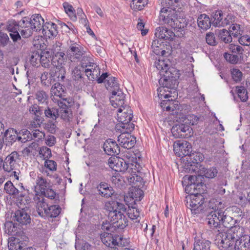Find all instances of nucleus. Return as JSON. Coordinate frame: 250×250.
<instances>
[{
	"label": "nucleus",
	"mask_w": 250,
	"mask_h": 250,
	"mask_svg": "<svg viewBox=\"0 0 250 250\" xmlns=\"http://www.w3.org/2000/svg\"><path fill=\"white\" fill-rule=\"evenodd\" d=\"M105 208L109 211L108 216L113 227L124 229L127 225V219L124 214L126 211L124 204L118 201L111 200L105 204Z\"/></svg>",
	"instance_id": "nucleus-1"
},
{
	"label": "nucleus",
	"mask_w": 250,
	"mask_h": 250,
	"mask_svg": "<svg viewBox=\"0 0 250 250\" xmlns=\"http://www.w3.org/2000/svg\"><path fill=\"white\" fill-rule=\"evenodd\" d=\"M44 20L39 14L33 15L30 18L25 17L21 21L20 26L21 36L24 38L30 37L33 31L42 30L43 27Z\"/></svg>",
	"instance_id": "nucleus-2"
},
{
	"label": "nucleus",
	"mask_w": 250,
	"mask_h": 250,
	"mask_svg": "<svg viewBox=\"0 0 250 250\" xmlns=\"http://www.w3.org/2000/svg\"><path fill=\"white\" fill-rule=\"evenodd\" d=\"M199 118L195 115H188L187 119H185L183 123L175 124L171 128V132L175 138H189L192 136V128L188 125V122L192 125L197 123Z\"/></svg>",
	"instance_id": "nucleus-3"
},
{
	"label": "nucleus",
	"mask_w": 250,
	"mask_h": 250,
	"mask_svg": "<svg viewBox=\"0 0 250 250\" xmlns=\"http://www.w3.org/2000/svg\"><path fill=\"white\" fill-rule=\"evenodd\" d=\"M204 159L203 155L200 152L189 153L182 159V167L185 171L189 173H196L200 166V162Z\"/></svg>",
	"instance_id": "nucleus-4"
},
{
	"label": "nucleus",
	"mask_w": 250,
	"mask_h": 250,
	"mask_svg": "<svg viewBox=\"0 0 250 250\" xmlns=\"http://www.w3.org/2000/svg\"><path fill=\"white\" fill-rule=\"evenodd\" d=\"M133 118V112L130 107L126 105L118 109L117 119L121 123L120 126L128 132H131L134 128V125L131 123Z\"/></svg>",
	"instance_id": "nucleus-5"
},
{
	"label": "nucleus",
	"mask_w": 250,
	"mask_h": 250,
	"mask_svg": "<svg viewBox=\"0 0 250 250\" xmlns=\"http://www.w3.org/2000/svg\"><path fill=\"white\" fill-rule=\"evenodd\" d=\"M102 242L109 248L108 250H118V247H123L127 244L126 239L119 235H114L112 233L104 232L101 234Z\"/></svg>",
	"instance_id": "nucleus-6"
},
{
	"label": "nucleus",
	"mask_w": 250,
	"mask_h": 250,
	"mask_svg": "<svg viewBox=\"0 0 250 250\" xmlns=\"http://www.w3.org/2000/svg\"><path fill=\"white\" fill-rule=\"evenodd\" d=\"M205 214L207 215L208 224L210 227L215 228L221 224L226 227H230V226H228L227 224H229L231 217L225 215L224 212L221 209L208 211Z\"/></svg>",
	"instance_id": "nucleus-7"
},
{
	"label": "nucleus",
	"mask_w": 250,
	"mask_h": 250,
	"mask_svg": "<svg viewBox=\"0 0 250 250\" xmlns=\"http://www.w3.org/2000/svg\"><path fill=\"white\" fill-rule=\"evenodd\" d=\"M186 206L193 214H199L203 211L204 197L202 193L192 192L187 197Z\"/></svg>",
	"instance_id": "nucleus-8"
},
{
	"label": "nucleus",
	"mask_w": 250,
	"mask_h": 250,
	"mask_svg": "<svg viewBox=\"0 0 250 250\" xmlns=\"http://www.w3.org/2000/svg\"><path fill=\"white\" fill-rule=\"evenodd\" d=\"M162 77L159 79L160 85L164 87L174 89L178 84L177 80L179 78L178 71L174 68L171 67L166 73H161Z\"/></svg>",
	"instance_id": "nucleus-9"
},
{
	"label": "nucleus",
	"mask_w": 250,
	"mask_h": 250,
	"mask_svg": "<svg viewBox=\"0 0 250 250\" xmlns=\"http://www.w3.org/2000/svg\"><path fill=\"white\" fill-rule=\"evenodd\" d=\"M67 45L66 56L68 60L72 62H79L85 52L84 48L80 44L71 40L67 42Z\"/></svg>",
	"instance_id": "nucleus-10"
},
{
	"label": "nucleus",
	"mask_w": 250,
	"mask_h": 250,
	"mask_svg": "<svg viewBox=\"0 0 250 250\" xmlns=\"http://www.w3.org/2000/svg\"><path fill=\"white\" fill-rule=\"evenodd\" d=\"M184 181L187 183L185 190L189 193L198 192L202 193V189L205 187V184L202 182V179L199 178L198 175L195 174L191 176L186 175L183 177Z\"/></svg>",
	"instance_id": "nucleus-11"
},
{
	"label": "nucleus",
	"mask_w": 250,
	"mask_h": 250,
	"mask_svg": "<svg viewBox=\"0 0 250 250\" xmlns=\"http://www.w3.org/2000/svg\"><path fill=\"white\" fill-rule=\"evenodd\" d=\"M84 73L89 81L96 80L98 83H103L108 76L107 72L103 73L100 75V68L97 64L85 69Z\"/></svg>",
	"instance_id": "nucleus-12"
},
{
	"label": "nucleus",
	"mask_w": 250,
	"mask_h": 250,
	"mask_svg": "<svg viewBox=\"0 0 250 250\" xmlns=\"http://www.w3.org/2000/svg\"><path fill=\"white\" fill-rule=\"evenodd\" d=\"M173 150L177 156L183 159L191 152V145L187 141H178L174 144Z\"/></svg>",
	"instance_id": "nucleus-13"
},
{
	"label": "nucleus",
	"mask_w": 250,
	"mask_h": 250,
	"mask_svg": "<svg viewBox=\"0 0 250 250\" xmlns=\"http://www.w3.org/2000/svg\"><path fill=\"white\" fill-rule=\"evenodd\" d=\"M217 242L218 248L220 250H232L235 240L233 239V236L229 235L227 232H223L220 233Z\"/></svg>",
	"instance_id": "nucleus-14"
},
{
	"label": "nucleus",
	"mask_w": 250,
	"mask_h": 250,
	"mask_svg": "<svg viewBox=\"0 0 250 250\" xmlns=\"http://www.w3.org/2000/svg\"><path fill=\"white\" fill-rule=\"evenodd\" d=\"M177 14L175 10L171 7H163L160 13L159 20L162 23L167 24L171 26L176 19Z\"/></svg>",
	"instance_id": "nucleus-15"
},
{
	"label": "nucleus",
	"mask_w": 250,
	"mask_h": 250,
	"mask_svg": "<svg viewBox=\"0 0 250 250\" xmlns=\"http://www.w3.org/2000/svg\"><path fill=\"white\" fill-rule=\"evenodd\" d=\"M124 132L118 137V141L119 144L124 148L129 149L132 148L136 143V138L130 135V132L126 129L123 130Z\"/></svg>",
	"instance_id": "nucleus-16"
},
{
	"label": "nucleus",
	"mask_w": 250,
	"mask_h": 250,
	"mask_svg": "<svg viewBox=\"0 0 250 250\" xmlns=\"http://www.w3.org/2000/svg\"><path fill=\"white\" fill-rule=\"evenodd\" d=\"M19 159V155L16 151H13L8 155L3 163V168L4 171L10 172L17 166Z\"/></svg>",
	"instance_id": "nucleus-17"
},
{
	"label": "nucleus",
	"mask_w": 250,
	"mask_h": 250,
	"mask_svg": "<svg viewBox=\"0 0 250 250\" xmlns=\"http://www.w3.org/2000/svg\"><path fill=\"white\" fill-rule=\"evenodd\" d=\"M33 199L39 215L42 217H45L48 205L43 196L36 193Z\"/></svg>",
	"instance_id": "nucleus-18"
},
{
	"label": "nucleus",
	"mask_w": 250,
	"mask_h": 250,
	"mask_svg": "<svg viewBox=\"0 0 250 250\" xmlns=\"http://www.w3.org/2000/svg\"><path fill=\"white\" fill-rule=\"evenodd\" d=\"M20 24L21 21L19 24L14 20H11L7 22V29L9 32L10 36L14 42L21 39V37L18 32V30L21 31L22 29Z\"/></svg>",
	"instance_id": "nucleus-19"
},
{
	"label": "nucleus",
	"mask_w": 250,
	"mask_h": 250,
	"mask_svg": "<svg viewBox=\"0 0 250 250\" xmlns=\"http://www.w3.org/2000/svg\"><path fill=\"white\" fill-rule=\"evenodd\" d=\"M111 94L110 101L113 107L120 108L125 106V95L121 89Z\"/></svg>",
	"instance_id": "nucleus-20"
},
{
	"label": "nucleus",
	"mask_w": 250,
	"mask_h": 250,
	"mask_svg": "<svg viewBox=\"0 0 250 250\" xmlns=\"http://www.w3.org/2000/svg\"><path fill=\"white\" fill-rule=\"evenodd\" d=\"M54 103L59 106V116L65 121L68 122L72 118V114L71 109L68 107L65 102L63 101H54Z\"/></svg>",
	"instance_id": "nucleus-21"
},
{
	"label": "nucleus",
	"mask_w": 250,
	"mask_h": 250,
	"mask_svg": "<svg viewBox=\"0 0 250 250\" xmlns=\"http://www.w3.org/2000/svg\"><path fill=\"white\" fill-rule=\"evenodd\" d=\"M13 219L15 221H17L19 225H27L31 222V218L26 210L22 208L16 211Z\"/></svg>",
	"instance_id": "nucleus-22"
},
{
	"label": "nucleus",
	"mask_w": 250,
	"mask_h": 250,
	"mask_svg": "<svg viewBox=\"0 0 250 250\" xmlns=\"http://www.w3.org/2000/svg\"><path fill=\"white\" fill-rule=\"evenodd\" d=\"M35 186V191L36 193L40 192L41 193L44 192L45 190H47L49 188H52V185L50 181L46 179L41 175H38Z\"/></svg>",
	"instance_id": "nucleus-23"
},
{
	"label": "nucleus",
	"mask_w": 250,
	"mask_h": 250,
	"mask_svg": "<svg viewBox=\"0 0 250 250\" xmlns=\"http://www.w3.org/2000/svg\"><path fill=\"white\" fill-rule=\"evenodd\" d=\"M51 94L52 100L54 101H63L66 102L64 99H61L64 94V90L62 85L60 83H55L51 88Z\"/></svg>",
	"instance_id": "nucleus-24"
},
{
	"label": "nucleus",
	"mask_w": 250,
	"mask_h": 250,
	"mask_svg": "<svg viewBox=\"0 0 250 250\" xmlns=\"http://www.w3.org/2000/svg\"><path fill=\"white\" fill-rule=\"evenodd\" d=\"M103 148L105 152L109 155L118 154L120 151L119 146L116 142L110 139L107 140L104 143Z\"/></svg>",
	"instance_id": "nucleus-25"
},
{
	"label": "nucleus",
	"mask_w": 250,
	"mask_h": 250,
	"mask_svg": "<svg viewBox=\"0 0 250 250\" xmlns=\"http://www.w3.org/2000/svg\"><path fill=\"white\" fill-rule=\"evenodd\" d=\"M217 173L218 171L215 167H210L207 169L204 166H200L199 169L195 173L198 174L199 178L201 179L203 178V176L212 178L216 176Z\"/></svg>",
	"instance_id": "nucleus-26"
},
{
	"label": "nucleus",
	"mask_w": 250,
	"mask_h": 250,
	"mask_svg": "<svg viewBox=\"0 0 250 250\" xmlns=\"http://www.w3.org/2000/svg\"><path fill=\"white\" fill-rule=\"evenodd\" d=\"M232 250H250V236L241 237L235 241Z\"/></svg>",
	"instance_id": "nucleus-27"
},
{
	"label": "nucleus",
	"mask_w": 250,
	"mask_h": 250,
	"mask_svg": "<svg viewBox=\"0 0 250 250\" xmlns=\"http://www.w3.org/2000/svg\"><path fill=\"white\" fill-rule=\"evenodd\" d=\"M155 35L157 38L159 39L170 40L172 39L174 36V33L170 30L167 29L166 27L161 26L156 29Z\"/></svg>",
	"instance_id": "nucleus-28"
},
{
	"label": "nucleus",
	"mask_w": 250,
	"mask_h": 250,
	"mask_svg": "<svg viewBox=\"0 0 250 250\" xmlns=\"http://www.w3.org/2000/svg\"><path fill=\"white\" fill-rule=\"evenodd\" d=\"M42 33L44 36L51 38L57 35V25L53 23L46 22L42 29Z\"/></svg>",
	"instance_id": "nucleus-29"
},
{
	"label": "nucleus",
	"mask_w": 250,
	"mask_h": 250,
	"mask_svg": "<svg viewBox=\"0 0 250 250\" xmlns=\"http://www.w3.org/2000/svg\"><path fill=\"white\" fill-rule=\"evenodd\" d=\"M121 166L123 167V170H119V172L128 173H136L140 172V170L142 169V167L139 164L137 163L128 164L125 160L123 162Z\"/></svg>",
	"instance_id": "nucleus-30"
},
{
	"label": "nucleus",
	"mask_w": 250,
	"mask_h": 250,
	"mask_svg": "<svg viewBox=\"0 0 250 250\" xmlns=\"http://www.w3.org/2000/svg\"><path fill=\"white\" fill-rule=\"evenodd\" d=\"M161 107L164 110L167 111H175V113H178L177 110H179V105H178V102L171 100H163L161 102Z\"/></svg>",
	"instance_id": "nucleus-31"
},
{
	"label": "nucleus",
	"mask_w": 250,
	"mask_h": 250,
	"mask_svg": "<svg viewBox=\"0 0 250 250\" xmlns=\"http://www.w3.org/2000/svg\"><path fill=\"white\" fill-rule=\"evenodd\" d=\"M4 190L5 192L13 197H17L19 194L21 197L24 196V194L22 193V191L19 190L15 187L13 183L10 181H7L4 184Z\"/></svg>",
	"instance_id": "nucleus-32"
},
{
	"label": "nucleus",
	"mask_w": 250,
	"mask_h": 250,
	"mask_svg": "<svg viewBox=\"0 0 250 250\" xmlns=\"http://www.w3.org/2000/svg\"><path fill=\"white\" fill-rule=\"evenodd\" d=\"M106 78L107 79L105 86L107 90L112 93L121 89L116 78L112 76L109 77L108 75Z\"/></svg>",
	"instance_id": "nucleus-33"
},
{
	"label": "nucleus",
	"mask_w": 250,
	"mask_h": 250,
	"mask_svg": "<svg viewBox=\"0 0 250 250\" xmlns=\"http://www.w3.org/2000/svg\"><path fill=\"white\" fill-rule=\"evenodd\" d=\"M19 137V133L13 128H9L4 133V138L7 145H12L17 140H18Z\"/></svg>",
	"instance_id": "nucleus-34"
},
{
	"label": "nucleus",
	"mask_w": 250,
	"mask_h": 250,
	"mask_svg": "<svg viewBox=\"0 0 250 250\" xmlns=\"http://www.w3.org/2000/svg\"><path fill=\"white\" fill-rule=\"evenodd\" d=\"M97 190L98 194L105 198L111 197L113 192L111 188H109L107 184L101 183L97 187Z\"/></svg>",
	"instance_id": "nucleus-35"
},
{
	"label": "nucleus",
	"mask_w": 250,
	"mask_h": 250,
	"mask_svg": "<svg viewBox=\"0 0 250 250\" xmlns=\"http://www.w3.org/2000/svg\"><path fill=\"white\" fill-rule=\"evenodd\" d=\"M198 26L203 30H207L211 24V20L209 17L206 14L200 15L197 20Z\"/></svg>",
	"instance_id": "nucleus-36"
},
{
	"label": "nucleus",
	"mask_w": 250,
	"mask_h": 250,
	"mask_svg": "<svg viewBox=\"0 0 250 250\" xmlns=\"http://www.w3.org/2000/svg\"><path fill=\"white\" fill-rule=\"evenodd\" d=\"M40 63L45 68H48L51 64L52 59V55L48 51H42L40 53Z\"/></svg>",
	"instance_id": "nucleus-37"
},
{
	"label": "nucleus",
	"mask_w": 250,
	"mask_h": 250,
	"mask_svg": "<svg viewBox=\"0 0 250 250\" xmlns=\"http://www.w3.org/2000/svg\"><path fill=\"white\" fill-rule=\"evenodd\" d=\"M140 172H137L136 173H129L130 175L128 176V180L130 183H132L136 186L140 187L142 184L143 178L142 177V172L141 170Z\"/></svg>",
	"instance_id": "nucleus-38"
},
{
	"label": "nucleus",
	"mask_w": 250,
	"mask_h": 250,
	"mask_svg": "<svg viewBox=\"0 0 250 250\" xmlns=\"http://www.w3.org/2000/svg\"><path fill=\"white\" fill-rule=\"evenodd\" d=\"M155 65L156 68L159 70L161 76V73H166L171 68L169 67V62L168 60H158L155 62Z\"/></svg>",
	"instance_id": "nucleus-39"
},
{
	"label": "nucleus",
	"mask_w": 250,
	"mask_h": 250,
	"mask_svg": "<svg viewBox=\"0 0 250 250\" xmlns=\"http://www.w3.org/2000/svg\"><path fill=\"white\" fill-rule=\"evenodd\" d=\"M79 62H81L82 67L84 69L96 64L94 63L92 58L86 51L84 53V55H83Z\"/></svg>",
	"instance_id": "nucleus-40"
},
{
	"label": "nucleus",
	"mask_w": 250,
	"mask_h": 250,
	"mask_svg": "<svg viewBox=\"0 0 250 250\" xmlns=\"http://www.w3.org/2000/svg\"><path fill=\"white\" fill-rule=\"evenodd\" d=\"M243 231V228L239 226H234L231 227L229 229H228L226 232L229 235L233 236V239L235 241L239 239L240 236H241Z\"/></svg>",
	"instance_id": "nucleus-41"
},
{
	"label": "nucleus",
	"mask_w": 250,
	"mask_h": 250,
	"mask_svg": "<svg viewBox=\"0 0 250 250\" xmlns=\"http://www.w3.org/2000/svg\"><path fill=\"white\" fill-rule=\"evenodd\" d=\"M210 245L208 240H199L195 242L193 250H210Z\"/></svg>",
	"instance_id": "nucleus-42"
},
{
	"label": "nucleus",
	"mask_w": 250,
	"mask_h": 250,
	"mask_svg": "<svg viewBox=\"0 0 250 250\" xmlns=\"http://www.w3.org/2000/svg\"><path fill=\"white\" fill-rule=\"evenodd\" d=\"M213 18L214 20L212 24L214 26L221 27L222 26L223 22V13L221 10L216 11L213 14Z\"/></svg>",
	"instance_id": "nucleus-43"
},
{
	"label": "nucleus",
	"mask_w": 250,
	"mask_h": 250,
	"mask_svg": "<svg viewBox=\"0 0 250 250\" xmlns=\"http://www.w3.org/2000/svg\"><path fill=\"white\" fill-rule=\"evenodd\" d=\"M44 114L46 117L51 119L52 120H56L60 115L58 108L49 107H47L44 110Z\"/></svg>",
	"instance_id": "nucleus-44"
},
{
	"label": "nucleus",
	"mask_w": 250,
	"mask_h": 250,
	"mask_svg": "<svg viewBox=\"0 0 250 250\" xmlns=\"http://www.w3.org/2000/svg\"><path fill=\"white\" fill-rule=\"evenodd\" d=\"M188 26V22L185 19L179 18H178L177 16L174 22L172 23L171 27L174 29H182L187 27Z\"/></svg>",
	"instance_id": "nucleus-45"
},
{
	"label": "nucleus",
	"mask_w": 250,
	"mask_h": 250,
	"mask_svg": "<svg viewBox=\"0 0 250 250\" xmlns=\"http://www.w3.org/2000/svg\"><path fill=\"white\" fill-rule=\"evenodd\" d=\"M46 209V216L51 218H54L59 215L60 213L61 208L57 205H51L48 207Z\"/></svg>",
	"instance_id": "nucleus-46"
},
{
	"label": "nucleus",
	"mask_w": 250,
	"mask_h": 250,
	"mask_svg": "<svg viewBox=\"0 0 250 250\" xmlns=\"http://www.w3.org/2000/svg\"><path fill=\"white\" fill-rule=\"evenodd\" d=\"M216 32L218 33V37L225 43L230 42L232 41L230 33L227 30L224 29Z\"/></svg>",
	"instance_id": "nucleus-47"
},
{
	"label": "nucleus",
	"mask_w": 250,
	"mask_h": 250,
	"mask_svg": "<svg viewBox=\"0 0 250 250\" xmlns=\"http://www.w3.org/2000/svg\"><path fill=\"white\" fill-rule=\"evenodd\" d=\"M18 141L25 143L32 140L31 132L27 130H22L19 133Z\"/></svg>",
	"instance_id": "nucleus-48"
},
{
	"label": "nucleus",
	"mask_w": 250,
	"mask_h": 250,
	"mask_svg": "<svg viewBox=\"0 0 250 250\" xmlns=\"http://www.w3.org/2000/svg\"><path fill=\"white\" fill-rule=\"evenodd\" d=\"M147 0H132L130 7L134 10H141L147 4Z\"/></svg>",
	"instance_id": "nucleus-49"
},
{
	"label": "nucleus",
	"mask_w": 250,
	"mask_h": 250,
	"mask_svg": "<svg viewBox=\"0 0 250 250\" xmlns=\"http://www.w3.org/2000/svg\"><path fill=\"white\" fill-rule=\"evenodd\" d=\"M229 31L231 35L234 37H237L239 35H242L243 30L241 28L240 25L234 23L231 24L229 28Z\"/></svg>",
	"instance_id": "nucleus-50"
},
{
	"label": "nucleus",
	"mask_w": 250,
	"mask_h": 250,
	"mask_svg": "<svg viewBox=\"0 0 250 250\" xmlns=\"http://www.w3.org/2000/svg\"><path fill=\"white\" fill-rule=\"evenodd\" d=\"M63 6L65 12L71 19L73 21H76L77 20V16L74 13L75 10L73 6L66 2L63 3Z\"/></svg>",
	"instance_id": "nucleus-51"
},
{
	"label": "nucleus",
	"mask_w": 250,
	"mask_h": 250,
	"mask_svg": "<svg viewBox=\"0 0 250 250\" xmlns=\"http://www.w3.org/2000/svg\"><path fill=\"white\" fill-rule=\"evenodd\" d=\"M158 40L153 41L151 45L152 51L157 55L165 56L166 54V51L162 48H161L160 46L158 45Z\"/></svg>",
	"instance_id": "nucleus-52"
},
{
	"label": "nucleus",
	"mask_w": 250,
	"mask_h": 250,
	"mask_svg": "<svg viewBox=\"0 0 250 250\" xmlns=\"http://www.w3.org/2000/svg\"><path fill=\"white\" fill-rule=\"evenodd\" d=\"M57 123L56 120H49L44 124V128L51 133H55L57 128Z\"/></svg>",
	"instance_id": "nucleus-53"
},
{
	"label": "nucleus",
	"mask_w": 250,
	"mask_h": 250,
	"mask_svg": "<svg viewBox=\"0 0 250 250\" xmlns=\"http://www.w3.org/2000/svg\"><path fill=\"white\" fill-rule=\"evenodd\" d=\"M220 204H221L220 202L214 199L211 200L208 204V208L204 211V213L206 214L208 211H210L211 210H219V209H218L219 207L218 206Z\"/></svg>",
	"instance_id": "nucleus-54"
},
{
	"label": "nucleus",
	"mask_w": 250,
	"mask_h": 250,
	"mask_svg": "<svg viewBox=\"0 0 250 250\" xmlns=\"http://www.w3.org/2000/svg\"><path fill=\"white\" fill-rule=\"evenodd\" d=\"M231 74L232 79L236 82H241L243 79L242 72L236 68L231 69Z\"/></svg>",
	"instance_id": "nucleus-55"
},
{
	"label": "nucleus",
	"mask_w": 250,
	"mask_h": 250,
	"mask_svg": "<svg viewBox=\"0 0 250 250\" xmlns=\"http://www.w3.org/2000/svg\"><path fill=\"white\" fill-rule=\"evenodd\" d=\"M224 57L226 60L231 64H237L240 61V58L238 55H232L228 53H225Z\"/></svg>",
	"instance_id": "nucleus-56"
},
{
	"label": "nucleus",
	"mask_w": 250,
	"mask_h": 250,
	"mask_svg": "<svg viewBox=\"0 0 250 250\" xmlns=\"http://www.w3.org/2000/svg\"><path fill=\"white\" fill-rule=\"evenodd\" d=\"M237 94L242 102H246L248 99V92L244 86L237 87Z\"/></svg>",
	"instance_id": "nucleus-57"
},
{
	"label": "nucleus",
	"mask_w": 250,
	"mask_h": 250,
	"mask_svg": "<svg viewBox=\"0 0 250 250\" xmlns=\"http://www.w3.org/2000/svg\"><path fill=\"white\" fill-rule=\"evenodd\" d=\"M32 140L36 141L42 140L45 137V133L43 131H40L39 129H35L31 132Z\"/></svg>",
	"instance_id": "nucleus-58"
},
{
	"label": "nucleus",
	"mask_w": 250,
	"mask_h": 250,
	"mask_svg": "<svg viewBox=\"0 0 250 250\" xmlns=\"http://www.w3.org/2000/svg\"><path fill=\"white\" fill-rule=\"evenodd\" d=\"M39 155L41 158L46 160V159L51 157V149L46 146H42L40 149Z\"/></svg>",
	"instance_id": "nucleus-59"
},
{
	"label": "nucleus",
	"mask_w": 250,
	"mask_h": 250,
	"mask_svg": "<svg viewBox=\"0 0 250 250\" xmlns=\"http://www.w3.org/2000/svg\"><path fill=\"white\" fill-rule=\"evenodd\" d=\"M40 53L38 52H33L29 59L31 64L34 66H37L40 63Z\"/></svg>",
	"instance_id": "nucleus-60"
},
{
	"label": "nucleus",
	"mask_w": 250,
	"mask_h": 250,
	"mask_svg": "<svg viewBox=\"0 0 250 250\" xmlns=\"http://www.w3.org/2000/svg\"><path fill=\"white\" fill-rule=\"evenodd\" d=\"M36 99L38 101L42 104L46 103L48 99V96L43 91H39L36 94Z\"/></svg>",
	"instance_id": "nucleus-61"
},
{
	"label": "nucleus",
	"mask_w": 250,
	"mask_h": 250,
	"mask_svg": "<svg viewBox=\"0 0 250 250\" xmlns=\"http://www.w3.org/2000/svg\"><path fill=\"white\" fill-rule=\"evenodd\" d=\"M178 2V0H162L161 3L164 7H171L175 9Z\"/></svg>",
	"instance_id": "nucleus-62"
},
{
	"label": "nucleus",
	"mask_w": 250,
	"mask_h": 250,
	"mask_svg": "<svg viewBox=\"0 0 250 250\" xmlns=\"http://www.w3.org/2000/svg\"><path fill=\"white\" fill-rule=\"evenodd\" d=\"M127 215L129 218L131 220L137 219L139 217V211L138 209L135 208H129L127 211Z\"/></svg>",
	"instance_id": "nucleus-63"
},
{
	"label": "nucleus",
	"mask_w": 250,
	"mask_h": 250,
	"mask_svg": "<svg viewBox=\"0 0 250 250\" xmlns=\"http://www.w3.org/2000/svg\"><path fill=\"white\" fill-rule=\"evenodd\" d=\"M207 43L212 46L215 45L217 43L214 34L213 33H208L206 37Z\"/></svg>",
	"instance_id": "nucleus-64"
}]
</instances>
